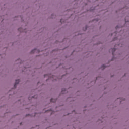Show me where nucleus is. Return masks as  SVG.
I'll use <instances>...</instances> for the list:
<instances>
[{
	"label": "nucleus",
	"mask_w": 129,
	"mask_h": 129,
	"mask_svg": "<svg viewBox=\"0 0 129 129\" xmlns=\"http://www.w3.org/2000/svg\"><path fill=\"white\" fill-rule=\"evenodd\" d=\"M117 28H118V26H117L116 27V29H117Z\"/></svg>",
	"instance_id": "7"
},
{
	"label": "nucleus",
	"mask_w": 129,
	"mask_h": 129,
	"mask_svg": "<svg viewBox=\"0 0 129 129\" xmlns=\"http://www.w3.org/2000/svg\"><path fill=\"white\" fill-rule=\"evenodd\" d=\"M19 82H20V79L16 80L15 84H14V88H16L17 87V85L18 84Z\"/></svg>",
	"instance_id": "1"
},
{
	"label": "nucleus",
	"mask_w": 129,
	"mask_h": 129,
	"mask_svg": "<svg viewBox=\"0 0 129 129\" xmlns=\"http://www.w3.org/2000/svg\"><path fill=\"white\" fill-rule=\"evenodd\" d=\"M60 22H62V20H60Z\"/></svg>",
	"instance_id": "9"
},
{
	"label": "nucleus",
	"mask_w": 129,
	"mask_h": 129,
	"mask_svg": "<svg viewBox=\"0 0 129 129\" xmlns=\"http://www.w3.org/2000/svg\"><path fill=\"white\" fill-rule=\"evenodd\" d=\"M64 91H66V89H62V91H61L62 93H66V92Z\"/></svg>",
	"instance_id": "4"
},
{
	"label": "nucleus",
	"mask_w": 129,
	"mask_h": 129,
	"mask_svg": "<svg viewBox=\"0 0 129 129\" xmlns=\"http://www.w3.org/2000/svg\"><path fill=\"white\" fill-rule=\"evenodd\" d=\"M50 101H51V102H56V101H57V99H51Z\"/></svg>",
	"instance_id": "3"
},
{
	"label": "nucleus",
	"mask_w": 129,
	"mask_h": 129,
	"mask_svg": "<svg viewBox=\"0 0 129 129\" xmlns=\"http://www.w3.org/2000/svg\"><path fill=\"white\" fill-rule=\"evenodd\" d=\"M115 48H112V49H111L110 50V51H112V55H114V52H115Z\"/></svg>",
	"instance_id": "2"
},
{
	"label": "nucleus",
	"mask_w": 129,
	"mask_h": 129,
	"mask_svg": "<svg viewBox=\"0 0 129 129\" xmlns=\"http://www.w3.org/2000/svg\"><path fill=\"white\" fill-rule=\"evenodd\" d=\"M45 76V77H46V75H45V76Z\"/></svg>",
	"instance_id": "10"
},
{
	"label": "nucleus",
	"mask_w": 129,
	"mask_h": 129,
	"mask_svg": "<svg viewBox=\"0 0 129 129\" xmlns=\"http://www.w3.org/2000/svg\"><path fill=\"white\" fill-rule=\"evenodd\" d=\"M105 67H106V66H105V64H103L101 68L102 69H104V68H105Z\"/></svg>",
	"instance_id": "6"
},
{
	"label": "nucleus",
	"mask_w": 129,
	"mask_h": 129,
	"mask_svg": "<svg viewBox=\"0 0 129 129\" xmlns=\"http://www.w3.org/2000/svg\"><path fill=\"white\" fill-rule=\"evenodd\" d=\"M37 50V49H34L33 50L31 51V54H33V53H35V52H36V51Z\"/></svg>",
	"instance_id": "5"
},
{
	"label": "nucleus",
	"mask_w": 129,
	"mask_h": 129,
	"mask_svg": "<svg viewBox=\"0 0 129 129\" xmlns=\"http://www.w3.org/2000/svg\"><path fill=\"white\" fill-rule=\"evenodd\" d=\"M22 29V28H19L18 29V31H20V29Z\"/></svg>",
	"instance_id": "8"
},
{
	"label": "nucleus",
	"mask_w": 129,
	"mask_h": 129,
	"mask_svg": "<svg viewBox=\"0 0 129 129\" xmlns=\"http://www.w3.org/2000/svg\"><path fill=\"white\" fill-rule=\"evenodd\" d=\"M125 22H127L126 20H125Z\"/></svg>",
	"instance_id": "11"
}]
</instances>
